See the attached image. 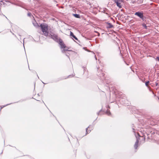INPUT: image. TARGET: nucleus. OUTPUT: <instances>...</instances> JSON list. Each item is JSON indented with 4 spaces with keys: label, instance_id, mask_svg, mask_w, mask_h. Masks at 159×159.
<instances>
[{
    "label": "nucleus",
    "instance_id": "obj_1",
    "mask_svg": "<svg viewBox=\"0 0 159 159\" xmlns=\"http://www.w3.org/2000/svg\"><path fill=\"white\" fill-rule=\"evenodd\" d=\"M40 26L44 35L46 36H48V25L46 23H43L41 24Z\"/></svg>",
    "mask_w": 159,
    "mask_h": 159
},
{
    "label": "nucleus",
    "instance_id": "obj_2",
    "mask_svg": "<svg viewBox=\"0 0 159 159\" xmlns=\"http://www.w3.org/2000/svg\"><path fill=\"white\" fill-rule=\"evenodd\" d=\"M48 36L50 38L52 39L54 41L57 43H58L59 39H61L59 38L57 34H54L52 32H51L49 34Z\"/></svg>",
    "mask_w": 159,
    "mask_h": 159
},
{
    "label": "nucleus",
    "instance_id": "obj_3",
    "mask_svg": "<svg viewBox=\"0 0 159 159\" xmlns=\"http://www.w3.org/2000/svg\"><path fill=\"white\" fill-rule=\"evenodd\" d=\"M134 15L139 17L143 21H145L146 20V17L143 15V11H137L134 13Z\"/></svg>",
    "mask_w": 159,
    "mask_h": 159
},
{
    "label": "nucleus",
    "instance_id": "obj_4",
    "mask_svg": "<svg viewBox=\"0 0 159 159\" xmlns=\"http://www.w3.org/2000/svg\"><path fill=\"white\" fill-rule=\"evenodd\" d=\"M99 72H100V73L98 74V75L99 76L100 79L102 81H103L104 80H105V74L102 72V71L101 70Z\"/></svg>",
    "mask_w": 159,
    "mask_h": 159
},
{
    "label": "nucleus",
    "instance_id": "obj_5",
    "mask_svg": "<svg viewBox=\"0 0 159 159\" xmlns=\"http://www.w3.org/2000/svg\"><path fill=\"white\" fill-rule=\"evenodd\" d=\"M58 43L61 46V48H66L65 44L63 43L62 40L61 39H59V41Z\"/></svg>",
    "mask_w": 159,
    "mask_h": 159
},
{
    "label": "nucleus",
    "instance_id": "obj_6",
    "mask_svg": "<svg viewBox=\"0 0 159 159\" xmlns=\"http://www.w3.org/2000/svg\"><path fill=\"white\" fill-rule=\"evenodd\" d=\"M119 101L121 104L125 105L128 106V103H126V102H127V100L122 98H120Z\"/></svg>",
    "mask_w": 159,
    "mask_h": 159
},
{
    "label": "nucleus",
    "instance_id": "obj_7",
    "mask_svg": "<svg viewBox=\"0 0 159 159\" xmlns=\"http://www.w3.org/2000/svg\"><path fill=\"white\" fill-rule=\"evenodd\" d=\"M138 144H139V140H138V139L137 138H136V142L135 143V144H134V147L135 149H137L138 146Z\"/></svg>",
    "mask_w": 159,
    "mask_h": 159
},
{
    "label": "nucleus",
    "instance_id": "obj_8",
    "mask_svg": "<svg viewBox=\"0 0 159 159\" xmlns=\"http://www.w3.org/2000/svg\"><path fill=\"white\" fill-rule=\"evenodd\" d=\"M115 2L116 3L117 6L119 8H122V6L121 5V4L120 3V2H119L118 1H116Z\"/></svg>",
    "mask_w": 159,
    "mask_h": 159
},
{
    "label": "nucleus",
    "instance_id": "obj_9",
    "mask_svg": "<svg viewBox=\"0 0 159 159\" xmlns=\"http://www.w3.org/2000/svg\"><path fill=\"white\" fill-rule=\"evenodd\" d=\"M70 36H72L73 38L75 39V40H78L77 38L74 35V34L71 31L70 32Z\"/></svg>",
    "mask_w": 159,
    "mask_h": 159
},
{
    "label": "nucleus",
    "instance_id": "obj_10",
    "mask_svg": "<svg viewBox=\"0 0 159 159\" xmlns=\"http://www.w3.org/2000/svg\"><path fill=\"white\" fill-rule=\"evenodd\" d=\"M90 125L87 128H86V134H89L91 131V129L88 130V128H90Z\"/></svg>",
    "mask_w": 159,
    "mask_h": 159
},
{
    "label": "nucleus",
    "instance_id": "obj_11",
    "mask_svg": "<svg viewBox=\"0 0 159 159\" xmlns=\"http://www.w3.org/2000/svg\"><path fill=\"white\" fill-rule=\"evenodd\" d=\"M66 51H72L71 50H69L68 48H66V47L65 48H64L62 51V53H64L66 52Z\"/></svg>",
    "mask_w": 159,
    "mask_h": 159
},
{
    "label": "nucleus",
    "instance_id": "obj_12",
    "mask_svg": "<svg viewBox=\"0 0 159 159\" xmlns=\"http://www.w3.org/2000/svg\"><path fill=\"white\" fill-rule=\"evenodd\" d=\"M73 15L76 18H80V15L78 14H73Z\"/></svg>",
    "mask_w": 159,
    "mask_h": 159
},
{
    "label": "nucleus",
    "instance_id": "obj_13",
    "mask_svg": "<svg viewBox=\"0 0 159 159\" xmlns=\"http://www.w3.org/2000/svg\"><path fill=\"white\" fill-rule=\"evenodd\" d=\"M97 114L98 116L104 114V113L102 111V110L99 111L98 112H97Z\"/></svg>",
    "mask_w": 159,
    "mask_h": 159
},
{
    "label": "nucleus",
    "instance_id": "obj_14",
    "mask_svg": "<svg viewBox=\"0 0 159 159\" xmlns=\"http://www.w3.org/2000/svg\"><path fill=\"white\" fill-rule=\"evenodd\" d=\"M107 24L108 25V26L107 27V28H112L113 26V25L110 23L107 22Z\"/></svg>",
    "mask_w": 159,
    "mask_h": 159
},
{
    "label": "nucleus",
    "instance_id": "obj_15",
    "mask_svg": "<svg viewBox=\"0 0 159 159\" xmlns=\"http://www.w3.org/2000/svg\"><path fill=\"white\" fill-rule=\"evenodd\" d=\"M105 113L107 114L108 116H110L111 115V113L110 111L108 110V109L106 111Z\"/></svg>",
    "mask_w": 159,
    "mask_h": 159
},
{
    "label": "nucleus",
    "instance_id": "obj_16",
    "mask_svg": "<svg viewBox=\"0 0 159 159\" xmlns=\"http://www.w3.org/2000/svg\"><path fill=\"white\" fill-rule=\"evenodd\" d=\"M142 26L145 29H147V26L144 23H143L142 24Z\"/></svg>",
    "mask_w": 159,
    "mask_h": 159
},
{
    "label": "nucleus",
    "instance_id": "obj_17",
    "mask_svg": "<svg viewBox=\"0 0 159 159\" xmlns=\"http://www.w3.org/2000/svg\"><path fill=\"white\" fill-rule=\"evenodd\" d=\"M28 16L31 17L32 16V14L30 12H28L27 14Z\"/></svg>",
    "mask_w": 159,
    "mask_h": 159
},
{
    "label": "nucleus",
    "instance_id": "obj_18",
    "mask_svg": "<svg viewBox=\"0 0 159 159\" xmlns=\"http://www.w3.org/2000/svg\"><path fill=\"white\" fill-rule=\"evenodd\" d=\"M64 53L65 55L69 58V53H68L65 52Z\"/></svg>",
    "mask_w": 159,
    "mask_h": 159
},
{
    "label": "nucleus",
    "instance_id": "obj_19",
    "mask_svg": "<svg viewBox=\"0 0 159 159\" xmlns=\"http://www.w3.org/2000/svg\"><path fill=\"white\" fill-rule=\"evenodd\" d=\"M149 81H148L146 82V83H145V85L146 86L148 87V85L149 84Z\"/></svg>",
    "mask_w": 159,
    "mask_h": 159
},
{
    "label": "nucleus",
    "instance_id": "obj_20",
    "mask_svg": "<svg viewBox=\"0 0 159 159\" xmlns=\"http://www.w3.org/2000/svg\"><path fill=\"white\" fill-rule=\"evenodd\" d=\"M116 1L120 2H123V0H116Z\"/></svg>",
    "mask_w": 159,
    "mask_h": 159
},
{
    "label": "nucleus",
    "instance_id": "obj_21",
    "mask_svg": "<svg viewBox=\"0 0 159 159\" xmlns=\"http://www.w3.org/2000/svg\"><path fill=\"white\" fill-rule=\"evenodd\" d=\"M156 59H157L158 61H159V57H156Z\"/></svg>",
    "mask_w": 159,
    "mask_h": 159
},
{
    "label": "nucleus",
    "instance_id": "obj_22",
    "mask_svg": "<svg viewBox=\"0 0 159 159\" xmlns=\"http://www.w3.org/2000/svg\"><path fill=\"white\" fill-rule=\"evenodd\" d=\"M3 1L6 2H10L8 0H3Z\"/></svg>",
    "mask_w": 159,
    "mask_h": 159
},
{
    "label": "nucleus",
    "instance_id": "obj_23",
    "mask_svg": "<svg viewBox=\"0 0 159 159\" xmlns=\"http://www.w3.org/2000/svg\"><path fill=\"white\" fill-rule=\"evenodd\" d=\"M91 126L90 127V129H91L92 130L93 129V126H91V125H90Z\"/></svg>",
    "mask_w": 159,
    "mask_h": 159
},
{
    "label": "nucleus",
    "instance_id": "obj_24",
    "mask_svg": "<svg viewBox=\"0 0 159 159\" xmlns=\"http://www.w3.org/2000/svg\"><path fill=\"white\" fill-rule=\"evenodd\" d=\"M10 32H11V33H12V34L13 35H14L16 37V35H15L11 31V30H10Z\"/></svg>",
    "mask_w": 159,
    "mask_h": 159
},
{
    "label": "nucleus",
    "instance_id": "obj_25",
    "mask_svg": "<svg viewBox=\"0 0 159 159\" xmlns=\"http://www.w3.org/2000/svg\"><path fill=\"white\" fill-rule=\"evenodd\" d=\"M95 32H96V33H98V36H99V35H100V34H99V33H98V32H97V31H95Z\"/></svg>",
    "mask_w": 159,
    "mask_h": 159
},
{
    "label": "nucleus",
    "instance_id": "obj_26",
    "mask_svg": "<svg viewBox=\"0 0 159 159\" xmlns=\"http://www.w3.org/2000/svg\"><path fill=\"white\" fill-rule=\"evenodd\" d=\"M107 108H110V107H109V106H108H108H107Z\"/></svg>",
    "mask_w": 159,
    "mask_h": 159
},
{
    "label": "nucleus",
    "instance_id": "obj_27",
    "mask_svg": "<svg viewBox=\"0 0 159 159\" xmlns=\"http://www.w3.org/2000/svg\"><path fill=\"white\" fill-rule=\"evenodd\" d=\"M11 104V103H10V104H7L6 105V106L8 105H10V104ZM5 106H4V107H5Z\"/></svg>",
    "mask_w": 159,
    "mask_h": 159
},
{
    "label": "nucleus",
    "instance_id": "obj_28",
    "mask_svg": "<svg viewBox=\"0 0 159 159\" xmlns=\"http://www.w3.org/2000/svg\"><path fill=\"white\" fill-rule=\"evenodd\" d=\"M95 59H96V60H97V57H96V56H95Z\"/></svg>",
    "mask_w": 159,
    "mask_h": 159
},
{
    "label": "nucleus",
    "instance_id": "obj_29",
    "mask_svg": "<svg viewBox=\"0 0 159 159\" xmlns=\"http://www.w3.org/2000/svg\"><path fill=\"white\" fill-rule=\"evenodd\" d=\"M24 40H23V46H24V48H25L24 45Z\"/></svg>",
    "mask_w": 159,
    "mask_h": 159
},
{
    "label": "nucleus",
    "instance_id": "obj_30",
    "mask_svg": "<svg viewBox=\"0 0 159 159\" xmlns=\"http://www.w3.org/2000/svg\"><path fill=\"white\" fill-rule=\"evenodd\" d=\"M71 76V75H69L68 76V77L67 78H68V77H70V76Z\"/></svg>",
    "mask_w": 159,
    "mask_h": 159
},
{
    "label": "nucleus",
    "instance_id": "obj_31",
    "mask_svg": "<svg viewBox=\"0 0 159 159\" xmlns=\"http://www.w3.org/2000/svg\"><path fill=\"white\" fill-rule=\"evenodd\" d=\"M143 139L144 140H145V137L143 138Z\"/></svg>",
    "mask_w": 159,
    "mask_h": 159
},
{
    "label": "nucleus",
    "instance_id": "obj_32",
    "mask_svg": "<svg viewBox=\"0 0 159 159\" xmlns=\"http://www.w3.org/2000/svg\"><path fill=\"white\" fill-rule=\"evenodd\" d=\"M97 69L98 70H99V67H98H98H97Z\"/></svg>",
    "mask_w": 159,
    "mask_h": 159
},
{
    "label": "nucleus",
    "instance_id": "obj_33",
    "mask_svg": "<svg viewBox=\"0 0 159 159\" xmlns=\"http://www.w3.org/2000/svg\"><path fill=\"white\" fill-rule=\"evenodd\" d=\"M132 129H133V130H134V128H133V127L132 128Z\"/></svg>",
    "mask_w": 159,
    "mask_h": 159
},
{
    "label": "nucleus",
    "instance_id": "obj_34",
    "mask_svg": "<svg viewBox=\"0 0 159 159\" xmlns=\"http://www.w3.org/2000/svg\"><path fill=\"white\" fill-rule=\"evenodd\" d=\"M72 76H74V75H73V74H72Z\"/></svg>",
    "mask_w": 159,
    "mask_h": 159
},
{
    "label": "nucleus",
    "instance_id": "obj_35",
    "mask_svg": "<svg viewBox=\"0 0 159 159\" xmlns=\"http://www.w3.org/2000/svg\"><path fill=\"white\" fill-rule=\"evenodd\" d=\"M33 24L34 25V26H35V24H34V23H33Z\"/></svg>",
    "mask_w": 159,
    "mask_h": 159
},
{
    "label": "nucleus",
    "instance_id": "obj_36",
    "mask_svg": "<svg viewBox=\"0 0 159 159\" xmlns=\"http://www.w3.org/2000/svg\"><path fill=\"white\" fill-rule=\"evenodd\" d=\"M84 69H85V68L84 67Z\"/></svg>",
    "mask_w": 159,
    "mask_h": 159
},
{
    "label": "nucleus",
    "instance_id": "obj_37",
    "mask_svg": "<svg viewBox=\"0 0 159 159\" xmlns=\"http://www.w3.org/2000/svg\"><path fill=\"white\" fill-rule=\"evenodd\" d=\"M1 2H3L2 1H1Z\"/></svg>",
    "mask_w": 159,
    "mask_h": 159
}]
</instances>
